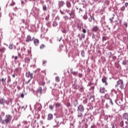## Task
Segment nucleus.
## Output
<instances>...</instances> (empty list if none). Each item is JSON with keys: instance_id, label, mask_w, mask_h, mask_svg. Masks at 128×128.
<instances>
[{"instance_id": "1", "label": "nucleus", "mask_w": 128, "mask_h": 128, "mask_svg": "<svg viewBox=\"0 0 128 128\" xmlns=\"http://www.w3.org/2000/svg\"><path fill=\"white\" fill-rule=\"evenodd\" d=\"M67 13L70 16V18H76V10H66Z\"/></svg>"}, {"instance_id": "2", "label": "nucleus", "mask_w": 128, "mask_h": 128, "mask_svg": "<svg viewBox=\"0 0 128 128\" xmlns=\"http://www.w3.org/2000/svg\"><path fill=\"white\" fill-rule=\"evenodd\" d=\"M63 18H64V22H59L60 24H66V22L67 20H70V18L68 17V15H66V16H63Z\"/></svg>"}, {"instance_id": "3", "label": "nucleus", "mask_w": 128, "mask_h": 128, "mask_svg": "<svg viewBox=\"0 0 128 128\" xmlns=\"http://www.w3.org/2000/svg\"><path fill=\"white\" fill-rule=\"evenodd\" d=\"M12 116L11 115H10V114L6 115V118H5L4 122L6 124L10 122V121L12 120Z\"/></svg>"}, {"instance_id": "4", "label": "nucleus", "mask_w": 128, "mask_h": 128, "mask_svg": "<svg viewBox=\"0 0 128 128\" xmlns=\"http://www.w3.org/2000/svg\"><path fill=\"white\" fill-rule=\"evenodd\" d=\"M77 112H84V105L80 104L78 106Z\"/></svg>"}, {"instance_id": "5", "label": "nucleus", "mask_w": 128, "mask_h": 128, "mask_svg": "<svg viewBox=\"0 0 128 128\" xmlns=\"http://www.w3.org/2000/svg\"><path fill=\"white\" fill-rule=\"evenodd\" d=\"M78 38H79L80 40H82V39L84 40L86 38V34H84L82 33V34H79L78 35Z\"/></svg>"}, {"instance_id": "6", "label": "nucleus", "mask_w": 128, "mask_h": 128, "mask_svg": "<svg viewBox=\"0 0 128 128\" xmlns=\"http://www.w3.org/2000/svg\"><path fill=\"white\" fill-rule=\"evenodd\" d=\"M58 8H60L64 6V0H58Z\"/></svg>"}, {"instance_id": "7", "label": "nucleus", "mask_w": 128, "mask_h": 128, "mask_svg": "<svg viewBox=\"0 0 128 128\" xmlns=\"http://www.w3.org/2000/svg\"><path fill=\"white\" fill-rule=\"evenodd\" d=\"M26 78H30V80H32L34 78V74L31 73L30 71L26 72Z\"/></svg>"}, {"instance_id": "8", "label": "nucleus", "mask_w": 128, "mask_h": 128, "mask_svg": "<svg viewBox=\"0 0 128 128\" xmlns=\"http://www.w3.org/2000/svg\"><path fill=\"white\" fill-rule=\"evenodd\" d=\"M76 90L79 88V92H84V86H82V85L80 86L76 85Z\"/></svg>"}, {"instance_id": "9", "label": "nucleus", "mask_w": 128, "mask_h": 128, "mask_svg": "<svg viewBox=\"0 0 128 128\" xmlns=\"http://www.w3.org/2000/svg\"><path fill=\"white\" fill-rule=\"evenodd\" d=\"M100 27L98 26H94L92 30V31L94 32H100Z\"/></svg>"}, {"instance_id": "10", "label": "nucleus", "mask_w": 128, "mask_h": 128, "mask_svg": "<svg viewBox=\"0 0 128 128\" xmlns=\"http://www.w3.org/2000/svg\"><path fill=\"white\" fill-rule=\"evenodd\" d=\"M106 88H104V87H100L99 89V92H100V94H106Z\"/></svg>"}, {"instance_id": "11", "label": "nucleus", "mask_w": 128, "mask_h": 128, "mask_svg": "<svg viewBox=\"0 0 128 128\" xmlns=\"http://www.w3.org/2000/svg\"><path fill=\"white\" fill-rule=\"evenodd\" d=\"M106 80H108V78H106V76H104L102 80V82H103V84H104L105 86H108V82H106Z\"/></svg>"}, {"instance_id": "12", "label": "nucleus", "mask_w": 128, "mask_h": 128, "mask_svg": "<svg viewBox=\"0 0 128 128\" xmlns=\"http://www.w3.org/2000/svg\"><path fill=\"white\" fill-rule=\"evenodd\" d=\"M82 112H78L77 118H80V120L82 119V116H84V114H82Z\"/></svg>"}, {"instance_id": "13", "label": "nucleus", "mask_w": 128, "mask_h": 128, "mask_svg": "<svg viewBox=\"0 0 128 128\" xmlns=\"http://www.w3.org/2000/svg\"><path fill=\"white\" fill-rule=\"evenodd\" d=\"M34 38V37L32 39V36H30V35H28L27 36L26 42H32V40Z\"/></svg>"}, {"instance_id": "14", "label": "nucleus", "mask_w": 128, "mask_h": 128, "mask_svg": "<svg viewBox=\"0 0 128 128\" xmlns=\"http://www.w3.org/2000/svg\"><path fill=\"white\" fill-rule=\"evenodd\" d=\"M36 92H37V94H42V87H39L37 89Z\"/></svg>"}, {"instance_id": "15", "label": "nucleus", "mask_w": 128, "mask_h": 128, "mask_svg": "<svg viewBox=\"0 0 128 128\" xmlns=\"http://www.w3.org/2000/svg\"><path fill=\"white\" fill-rule=\"evenodd\" d=\"M122 117L124 120H128V113L125 112L122 114Z\"/></svg>"}, {"instance_id": "16", "label": "nucleus", "mask_w": 128, "mask_h": 128, "mask_svg": "<svg viewBox=\"0 0 128 128\" xmlns=\"http://www.w3.org/2000/svg\"><path fill=\"white\" fill-rule=\"evenodd\" d=\"M24 62L25 63L27 64H28L30 62V58L26 57L24 58Z\"/></svg>"}, {"instance_id": "17", "label": "nucleus", "mask_w": 128, "mask_h": 128, "mask_svg": "<svg viewBox=\"0 0 128 128\" xmlns=\"http://www.w3.org/2000/svg\"><path fill=\"white\" fill-rule=\"evenodd\" d=\"M34 42L35 46H38V44H40V40H38V39H34Z\"/></svg>"}, {"instance_id": "18", "label": "nucleus", "mask_w": 128, "mask_h": 128, "mask_svg": "<svg viewBox=\"0 0 128 128\" xmlns=\"http://www.w3.org/2000/svg\"><path fill=\"white\" fill-rule=\"evenodd\" d=\"M66 6L68 8H72V3L68 1L66 2Z\"/></svg>"}, {"instance_id": "19", "label": "nucleus", "mask_w": 128, "mask_h": 128, "mask_svg": "<svg viewBox=\"0 0 128 128\" xmlns=\"http://www.w3.org/2000/svg\"><path fill=\"white\" fill-rule=\"evenodd\" d=\"M53 116H54L52 115V114H48V120H52Z\"/></svg>"}, {"instance_id": "20", "label": "nucleus", "mask_w": 128, "mask_h": 128, "mask_svg": "<svg viewBox=\"0 0 128 128\" xmlns=\"http://www.w3.org/2000/svg\"><path fill=\"white\" fill-rule=\"evenodd\" d=\"M122 82H124V81H122V80H119L118 82H117V85L116 86H120V84H122Z\"/></svg>"}, {"instance_id": "21", "label": "nucleus", "mask_w": 128, "mask_h": 128, "mask_svg": "<svg viewBox=\"0 0 128 128\" xmlns=\"http://www.w3.org/2000/svg\"><path fill=\"white\" fill-rule=\"evenodd\" d=\"M89 101L91 102H93L94 101V96H90V98H89Z\"/></svg>"}, {"instance_id": "22", "label": "nucleus", "mask_w": 128, "mask_h": 128, "mask_svg": "<svg viewBox=\"0 0 128 128\" xmlns=\"http://www.w3.org/2000/svg\"><path fill=\"white\" fill-rule=\"evenodd\" d=\"M58 22H56V21H54V22H52V26H54V28H56V26H58Z\"/></svg>"}, {"instance_id": "23", "label": "nucleus", "mask_w": 128, "mask_h": 128, "mask_svg": "<svg viewBox=\"0 0 128 128\" xmlns=\"http://www.w3.org/2000/svg\"><path fill=\"white\" fill-rule=\"evenodd\" d=\"M124 120H122L120 123V128H124Z\"/></svg>"}, {"instance_id": "24", "label": "nucleus", "mask_w": 128, "mask_h": 128, "mask_svg": "<svg viewBox=\"0 0 128 128\" xmlns=\"http://www.w3.org/2000/svg\"><path fill=\"white\" fill-rule=\"evenodd\" d=\"M8 48L10 50H12L13 48H16V47L14 46V44H10Z\"/></svg>"}, {"instance_id": "25", "label": "nucleus", "mask_w": 128, "mask_h": 128, "mask_svg": "<svg viewBox=\"0 0 128 128\" xmlns=\"http://www.w3.org/2000/svg\"><path fill=\"white\" fill-rule=\"evenodd\" d=\"M6 78H2V84L4 85V86H6Z\"/></svg>"}, {"instance_id": "26", "label": "nucleus", "mask_w": 128, "mask_h": 128, "mask_svg": "<svg viewBox=\"0 0 128 128\" xmlns=\"http://www.w3.org/2000/svg\"><path fill=\"white\" fill-rule=\"evenodd\" d=\"M82 24H78L77 25V28H78V30H82Z\"/></svg>"}, {"instance_id": "27", "label": "nucleus", "mask_w": 128, "mask_h": 128, "mask_svg": "<svg viewBox=\"0 0 128 128\" xmlns=\"http://www.w3.org/2000/svg\"><path fill=\"white\" fill-rule=\"evenodd\" d=\"M54 122L56 123V125L54 126V128H56L58 124V121L56 120H54Z\"/></svg>"}, {"instance_id": "28", "label": "nucleus", "mask_w": 128, "mask_h": 128, "mask_svg": "<svg viewBox=\"0 0 128 128\" xmlns=\"http://www.w3.org/2000/svg\"><path fill=\"white\" fill-rule=\"evenodd\" d=\"M124 82L120 84V88L121 90H124Z\"/></svg>"}, {"instance_id": "29", "label": "nucleus", "mask_w": 128, "mask_h": 128, "mask_svg": "<svg viewBox=\"0 0 128 128\" xmlns=\"http://www.w3.org/2000/svg\"><path fill=\"white\" fill-rule=\"evenodd\" d=\"M4 52H6V48H4V47H2L0 49V52L4 53Z\"/></svg>"}, {"instance_id": "30", "label": "nucleus", "mask_w": 128, "mask_h": 128, "mask_svg": "<svg viewBox=\"0 0 128 128\" xmlns=\"http://www.w3.org/2000/svg\"><path fill=\"white\" fill-rule=\"evenodd\" d=\"M127 62H126V60H123L122 62V64L123 66H126Z\"/></svg>"}, {"instance_id": "31", "label": "nucleus", "mask_w": 128, "mask_h": 128, "mask_svg": "<svg viewBox=\"0 0 128 128\" xmlns=\"http://www.w3.org/2000/svg\"><path fill=\"white\" fill-rule=\"evenodd\" d=\"M55 80H56V82H60V77L56 76L55 78Z\"/></svg>"}, {"instance_id": "32", "label": "nucleus", "mask_w": 128, "mask_h": 128, "mask_svg": "<svg viewBox=\"0 0 128 128\" xmlns=\"http://www.w3.org/2000/svg\"><path fill=\"white\" fill-rule=\"evenodd\" d=\"M94 116H96V114H98V110H96L94 112Z\"/></svg>"}, {"instance_id": "33", "label": "nucleus", "mask_w": 128, "mask_h": 128, "mask_svg": "<svg viewBox=\"0 0 128 128\" xmlns=\"http://www.w3.org/2000/svg\"><path fill=\"white\" fill-rule=\"evenodd\" d=\"M55 104H56V108H60V106H62V104L60 103H58V102L56 103Z\"/></svg>"}, {"instance_id": "34", "label": "nucleus", "mask_w": 128, "mask_h": 128, "mask_svg": "<svg viewBox=\"0 0 128 128\" xmlns=\"http://www.w3.org/2000/svg\"><path fill=\"white\" fill-rule=\"evenodd\" d=\"M42 10H44V11L46 10L47 8H46V5H43V6H42Z\"/></svg>"}, {"instance_id": "35", "label": "nucleus", "mask_w": 128, "mask_h": 128, "mask_svg": "<svg viewBox=\"0 0 128 128\" xmlns=\"http://www.w3.org/2000/svg\"><path fill=\"white\" fill-rule=\"evenodd\" d=\"M86 54L84 53V50H82L81 51V55L84 58V56H85Z\"/></svg>"}, {"instance_id": "36", "label": "nucleus", "mask_w": 128, "mask_h": 128, "mask_svg": "<svg viewBox=\"0 0 128 128\" xmlns=\"http://www.w3.org/2000/svg\"><path fill=\"white\" fill-rule=\"evenodd\" d=\"M88 14L90 16V18L92 20H94V16H92L90 13H89Z\"/></svg>"}, {"instance_id": "37", "label": "nucleus", "mask_w": 128, "mask_h": 128, "mask_svg": "<svg viewBox=\"0 0 128 128\" xmlns=\"http://www.w3.org/2000/svg\"><path fill=\"white\" fill-rule=\"evenodd\" d=\"M109 102L112 104V106H114V102H112V98H109Z\"/></svg>"}, {"instance_id": "38", "label": "nucleus", "mask_w": 128, "mask_h": 128, "mask_svg": "<svg viewBox=\"0 0 128 128\" xmlns=\"http://www.w3.org/2000/svg\"><path fill=\"white\" fill-rule=\"evenodd\" d=\"M82 32H83V34H86V30L85 28H84V27H82Z\"/></svg>"}, {"instance_id": "39", "label": "nucleus", "mask_w": 128, "mask_h": 128, "mask_svg": "<svg viewBox=\"0 0 128 128\" xmlns=\"http://www.w3.org/2000/svg\"><path fill=\"white\" fill-rule=\"evenodd\" d=\"M114 18V16L111 18H110L109 20H110L111 24H113L114 23V22L112 21Z\"/></svg>"}, {"instance_id": "40", "label": "nucleus", "mask_w": 128, "mask_h": 128, "mask_svg": "<svg viewBox=\"0 0 128 128\" xmlns=\"http://www.w3.org/2000/svg\"><path fill=\"white\" fill-rule=\"evenodd\" d=\"M62 34H66L67 31L66 29L64 28L62 30Z\"/></svg>"}, {"instance_id": "41", "label": "nucleus", "mask_w": 128, "mask_h": 128, "mask_svg": "<svg viewBox=\"0 0 128 128\" xmlns=\"http://www.w3.org/2000/svg\"><path fill=\"white\" fill-rule=\"evenodd\" d=\"M48 18H50V14H48L46 16V18H45V20H48Z\"/></svg>"}, {"instance_id": "42", "label": "nucleus", "mask_w": 128, "mask_h": 128, "mask_svg": "<svg viewBox=\"0 0 128 128\" xmlns=\"http://www.w3.org/2000/svg\"><path fill=\"white\" fill-rule=\"evenodd\" d=\"M72 74L74 76H78V72H72Z\"/></svg>"}, {"instance_id": "43", "label": "nucleus", "mask_w": 128, "mask_h": 128, "mask_svg": "<svg viewBox=\"0 0 128 128\" xmlns=\"http://www.w3.org/2000/svg\"><path fill=\"white\" fill-rule=\"evenodd\" d=\"M11 80H12L10 79V76H8V80H7V82L8 83L10 82Z\"/></svg>"}, {"instance_id": "44", "label": "nucleus", "mask_w": 128, "mask_h": 128, "mask_svg": "<svg viewBox=\"0 0 128 128\" xmlns=\"http://www.w3.org/2000/svg\"><path fill=\"white\" fill-rule=\"evenodd\" d=\"M106 40H107V38L106 36H103L102 38V42H104V41Z\"/></svg>"}, {"instance_id": "45", "label": "nucleus", "mask_w": 128, "mask_h": 128, "mask_svg": "<svg viewBox=\"0 0 128 128\" xmlns=\"http://www.w3.org/2000/svg\"><path fill=\"white\" fill-rule=\"evenodd\" d=\"M55 18L57 20H60V16H56Z\"/></svg>"}, {"instance_id": "46", "label": "nucleus", "mask_w": 128, "mask_h": 128, "mask_svg": "<svg viewBox=\"0 0 128 128\" xmlns=\"http://www.w3.org/2000/svg\"><path fill=\"white\" fill-rule=\"evenodd\" d=\"M22 124H28V121H26V120H24V121L22 122Z\"/></svg>"}, {"instance_id": "47", "label": "nucleus", "mask_w": 128, "mask_h": 128, "mask_svg": "<svg viewBox=\"0 0 128 128\" xmlns=\"http://www.w3.org/2000/svg\"><path fill=\"white\" fill-rule=\"evenodd\" d=\"M87 102H88V101L86 100H84L82 101V103L84 104H86Z\"/></svg>"}, {"instance_id": "48", "label": "nucleus", "mask_w": 128, "mask_h": 128, "mask_svg": "<svg viewBox=\"0 0 128 128\" xmlns=\"http://www.w3.org/2000/svg\"><path fill=\"white\" fill-rule=\"evenodd\" d=\"M49 108L50 110H54V106H52V105H50V106H49Z\"/></svg>"}, {"instance_id": "49", "label": "nucleus", "mask_w": 128, "mask_h": 128, "mask_svg": "<svg viewBox=\"0 0 128 128\" xmlns=\"http://www.w3.org/2000/svg\"><path fill=\"white\" fill-rule=\"evenodd\" d=\"M121 10H122V12H124V10H126V8H124V6H122L120 8Z\"/></svg>"}, {"instance_id": "50", "label": "nucleus", "mask_w": 128, "mask_h": 128, "mask_svg": "<svg viewBox=\"0 0 128 128\" xmlns=\"http://www.w3.org/2000/svg\"><path fill=\"white\" fill-rule=\"evenodd\" d=\"M66 106H67V108H70V103L68 102L66 104Z\"/></svg>"}, {"instance_id": "51", "label": "nucleus", "mask_w": 128, "mask_h": 128, "mask_svg": "<svg viewBox=\"0 0 128 128\" xmlns=\"http://www.w3.org/2000/svg\"><path fill=\"white\" fill-rule=\"evenodd\" d=\"M60 12L61 14H64V12L62 10H60Z\"/></svg>"}, {"instance_id": "52", "label": "nucleus", "mask_w": 128, "mask_h": 128, "mask_svg": "<svg viewBox=\"0 0 128 128\" xmlns=\"http://www.w3.org/2000/svg\"><path fill=\"white\" fill-rule=\"evenodd\" d=\"M46 60H43L42 62V65L44 66H46Z\"/></svg>"}, {"instance_id": "53", "label": "nucleus", "mask_w": 128, "mask_h": 128, "mask_svg": "<svg viewBox=\"0 0 128 128\" xmlns=\"http://www.w3.org/2000/svg\"><path fill=\"white\" fill-rule=\"evenodd\" d=\"M32 79H30V80H28V81H26V82H25V84H28L30 82V80H31Z\"/></svg>"}, {"instance_id": "54", "label": "nucleus", "mask_w": 128, "mask_h": 128, "mask_svg": "<svg viewBox=\"0 0 128 128\" xmlns=\"http://www.w3.org/2000/svg\"><path fill=\"white\" fill-rule=\"evenodd\" d=\"M20 98H24V93H22L20 94Z\"/></svg>"}, {"instance_id": "55", "label": "nucleus", "mask_w": 128, "mask_h": 128, "mask_svg": "<svg viewBox=\"0 0 128 128\" xmlns=\"http://www.w3.org/2000/svg\"><path fill=\"white\" fill-rule=\"evenodd\" d=\"M40 4H41L42 6H44V0H40Z\"/></svg>"}, {"instance_id": "56", "label": "nucleus", "mask_w": 128, "mask_h": 128, "mask_svg": "<svg viewBox=\"0 0 128 128\" xmlns=\"http://www.w3.org/2000/svg\"><path fill=\"white\" fill-rule=\"evenodd\" d=\"M83 18L84 20H88V16H86V15H84V16H83Z\"/></svg>"}, {"instance_id": "57", "label": "nucleus", "mask_w": 128, "mask_h": 128, "mask_svg": "<svg viewBox=\"0 0 128 128\" xmlns=\"http://www.w3.org/2000/svg\"><path fill=\"white\" fill-rule=\"evenodd\" d=\"M44 44H42L40 46V48L42 50V48H44Z\"/></svg>"}, {"instance_id": "58", "label": "nucleus", "mask_w": 128, "mask_h": 128, "mask_svg": "<svg viewBox=\"0 0 128 128\" xmlns=\"http://www.w3.org/2000/svg\"><path fill=\"white\" fill-rule=\"evenodd\" d=\"M70 128H74V126L72 124H70Z\"/></svg>"}, {"instance_id": "59", "label": "nucleus", "mask_w": 128, "mask_h": 128, "mask_svg": "<svg viewBox=\"0 0 128 128\" xmlns=\"http://www.w3.org/2000/svg\"><path fill=\"white\" fill-rule=\"evenodd\" d=\"M78 76L79 78H82V74H79Z\"/></svg>"}, {"instance_id": "60", "label": "nucleus", "mask_w": 128, "mask_h": 128, "mask_svg": "<svg viewBox=\"0 0 128 128\" xmlns=\"http://www.w3.org/2000/svg\"><path fill=\"white\" fill-rule=\"evenodd\" d=\"M84 128H88V125L87 124H85Z\"/></svg>"}, {"instance_id": "61", "label": "nucleus", "mask_w": 128, "mask_h": 128, "mask_svg": "<svg viewBox=\"0 0 128 128\" xmlns=\"http://www.w3.org/2000/svg\"><path fill=\"white\" fill-rule=\"evenodd\" d=\"M112 128H116V125L114 124H111Z\"/></svg>"}, {"instance_id": "62", "label": "nucleus", "mask_w": 128, "mask_h": 128, "mask_svg": "<svg viewBox=\"0 0 128 128\" xmlns=\"http://www.w3.org/2000/svg\"><path fill=\"white\" fill-rule=\"evenodd\" d=\"M105 106L106 108H110V106H108V104H106Z\"/></svg>"}, {"instance_id": "63", "label": "nucleus", "mask_w": 128, "mask_h": 128, "mask_svg": "<svg viewBox=\"0 0 128 128\" xmlns=\"http://www.w3.org/2000/svg\"><path fill=\"white\" fill-rule=\"evenodd\" d=\"M82 12H84V10L82 8H80L79 9V12H80V14H82Z\"/></svg>"}, {"instance_id": "64", "label": "nucleus", "mask_w": 128, "mask_h": 128, "mask_svg": "<svg viewBox=\"0 0 128 128\" xmlns=\"http://www.w3.org/2000/svg\"><path fill=\"white\" fill-rule=\"evenodd\" d=\"M91 128H96V125L94 124L93 125H92L91 126Z\"/></svg>"}]
</instances>
